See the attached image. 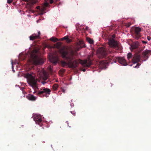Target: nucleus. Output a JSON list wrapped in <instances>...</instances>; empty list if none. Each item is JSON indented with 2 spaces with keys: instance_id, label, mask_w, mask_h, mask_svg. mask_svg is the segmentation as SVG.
<instances>
[{
  "instance_id": "1",
  "label": "nucleus",
  "mask_w": 151,
  "mask_h": 151,
  "mask_svg": "<svg viewBox=\"0 0 151 151\" xmlns=\"http://www.w3.org/2000/svg\"><path fill=\"white\" fill-rule=\"evenodd\" d=\"M62 58L66 62L62 61L61 65L63 67L68 65L70 68H75L78 66V63H81L85 67H89L91 64V60L89 58L88 60H82L81 59H75V52L73 50L71 49L69 53L67 51L63 50L60 51Z\"/></svg>"
},
{
  "instance_id": "2",
  "label": "nucleus",
  "mask_w": 151,
  "mask_h": 151,
  "mask_svg": "<svg viewBox=\"0 0 151 151\" xmlns=\"http://www.w3.org/2000/svg\"><path fill=\"white\" fill-rule=\"evenodd\" d=\"M25 77L27 79L28 83L35 90L33 92L34 94L36 93L37 95L40 97L45 96L47 97L49 96L51 92L50 89L45 87L40 89L38 88L37 83V80L31 74L27 73Z\"/></svg>"
},
{
  "instance_id": "3",
  "label": "nucleus",
  "mask_w": 151,
  "mask_h": 151,
  "mask_svg": "<svg viewBox=\"0 0 151 151\" xmlns=\"http://www.w3.org/2000/svg\"><path fill=\"white\" fill-rule=\"evenodd\" d=\"M39 51L37 50H34L30 54V57L35 65L41 64L43 63V60L38 57Z\"/></svg>"
},
{
  "instance_id": "4",
  "label": "nucleus",
  "mask_w": 151,
  "mask_h": 151,
  "mask_svg": "<svg viewBox=\"0 0 151 151\" xmlns=\"http://www.w3.org/2000/svg\"><path fill=\"white\" fill-rule=\"evenodd\" d=\"M97 55L100 58H104L106 57L107 51L106 49L103 47H100L98 50Z\"/></svg>"
},
{
  "instance_id": "5",
  "label": "nucleus",
  "mask_w": 151,
  "mask_h": 151,
  "mask_svg": "<svg viewBox=\"0 0 151 151\" xmlns=\"http://www.w3.org/2000/svg\"><path fill=\"white\" fill-rule=\"evenodd\" d=\"M109 44L111 47L114 48L118 50L121 49V46L118 44V42L113 39H111L109 40Z\"/></svg>"
},
{
  "instance_id": "6",
  "label": "nucleus",
  "mask_w": 151,
  "mask_h": 151,
  "mask_svg": "<svg viewBox=\"0 0 151 151\" xmlns=\"http://www.w3.org/2000/svg\"><path fill=\"white\" fill-rule=\"evenodd\" d=\"M141 31V28L138 27H135L134 30V33L133 36L134 38L138 40L141 37L140 32Z\"/></svg>"
},
{
  "instance_id": "7",
  "label": "nucleus",
  "mask_w": 151,
  "mask_h": 151,
  "mask_svg": "<svg viewBox=\"0 0 151 151\" xmlns=\"http://www.w3.org/2000/svg\"><path fill=\"white\" fill-rule=\"evenodd\" d=\"M112 59L108 57L106 60L101 61L99 64V66L100 68H106V64L109 62H111V61Z\"/></svg>"
},
{
  "instance_id": "8",
  "label": "nucleus",
  "mask_w": 151,
  "mask_h": 151,
  "mask_svg": "<svg viewBox=\"0 0 151 151\" xmlns=\"http://www.w3.org/2000/svg\"><path fill=\"white\" fill-rule=\"evenodd\" d=\"M33 119L36 124L40 126L42 125V116L40 115H36L34 116Z\"/></svg>"
},
{
  "instance_id": "9",
  "label": "nucleus",
  "mask_w": 151,
  "mask_h": 151,
  "mask_svg": "<svg viewBox=\"0 0 151 151\" xmlns=\"http://www.w3.org/2000/svg\"><path fill=\"white\" fill-rule=\"evenodd\" d=\"M140 56L138 54H135L133 57V58L132 60V63L134 64L137 63L140 61Z\"/></svg>"
},
{
  "instance_id": "10",
  "label": "nucleus",
  "mask_w": 151,
  "mask_h": 151,
  "mask_svg": "<svg viewBox=\"0 0 151 151\" xmlns=\"http://www.w3.org/2000/svg\"><path fill=\"white\" fill-rule=\"evenodd\" d=\"M150 51L149 50H145L142 53V57L144 61H145L148 58L150 55Z\"/></svg>"
},
{
  "instance_id": "11",
  "label": "nucleus",
  "mask_w": 151,
  "mask_h": 151,
  "mask_svg": "<svg viewBox=\"0 0 151 151\" xmlns=\"http://www.w3.org/2000/svg\"><path fill=\"white\" fill-rule=\"evenodd\" d=\"M116 59L118 61L119 63L125 66L127 65L126 60L123 58L117 57L116 58Z\"/></svg>"
},
{
  "instance_id": "12",
  "label": "nucleus",
  "mask_w": 151,
  "mask_h": 151,
  "mask_svg": "<svg viewBox=\"0 0 151 151\" xmlns=\"http://www.w3.org/2000/svg\"><path fill=\"white\" fill-rule=\"evenodd\" d=\"M40 31L38 32V34L37 35L35 34H33L31 36H30L29 38L30 40H33L36 39H39L40 37Z\"/></svg>"
},
{
  "instance_id": "13",
  "label": "nucleus",
  "mask_w": 151,
  "mask_h": 151,
  "mask_svg": "<svg viewBox=\"0 0 151 151\" xmlns=\"http://www.w3.org/2000/svg\"><path fill=\"white\" fill-rule=\"evenodd\" d=\"M26 98L27 99L30 101H34L36 100L37 97L34 96L33 95L29 94L26 96Z\"/></svg>"
},
{
  "instance_id": "14",
  "label": "nucleus",
  "mask_w": 151,
  "mask_h": 151,
  "mask_svg": "<svg viewBox=\"0 0 151 151\" xmlns=\"http://www.w3.org/2000/svg\"><path fill=\"white\" fill-rule=\"evenodd\" d=\"M50 61L51 62L55 64L58 62V58L56 56H52L50 59Z\"/></svg>"
},
{
  "instance_id": "15",
  "label": "nucleus",
  "mask_w": 151,
  "mask_h": 151,
  "mask_svg": "<svg viewBox=\"0 0 151 151\" xmlns=\"http://www.w3.org/2000/svg\"><path fill=\"white\" fill-rule=\"evenodd\" d=\"M77 46L80 47V48L85 47V45L83 41H80L77 44Z\"/></svg>"
},
{
  "instance_id": "16",
  "label": "nucleus",
  "mask_w": 151,
  "mask_h": 151,
  "mask_svg": "<svg viewBox=\"0 0 151 151\" xmlns=\"http://www.w3.org/2000/svg\"><path fill=\"white\" fill-rule=\"evenodd\" d=\"M139 45V43L137 42H135L132 46V47L133 49H135L138 47Z\"/></svg>"
},
{
  "instance_id": "17",
  "label": "nucleus",
  "mask_w": 151,
  "mask_h": 151,
  "mask_svg": "<svg viewBox=\"0 0 151 151\" xmlns=\"http://www.w3.org/2000/svg\"><path fill=\"white\" fill-rule=\"evenodd\" d=\"M62 43L60 42H57L55 45V47L58 49H60L61 47Z\"/></svg>"
},
{
  "instance_id": "18",
  "label": "nucleus",
  "mask_w": 151,
  "mask_h": 151,
  "mask_svg": "<svg viewBox=\"0 0 151 151\" xmlns=\"http://www.w3.org/2000/svg\"><path fill=\"white\" fill-rule=\"evenodd\" d=\"M50 40L51 41H53L54 42H55L59 41V40L58 39L56 38H55L53 37H52V38H50Z\"/></svg>"
},
{
  "instance_id": "19",
  "label": "nucleus",
  "mask_w": 151,
  "mask_h": 151,
  "mask_svg": "<svg viewBox=\"0 0 151 151\" xmlns=\"http://www.w3.org/2000/svg\"><path fill=\"white\" fill-rule=\"evenodd\" d=\"M87 40L89 43L90 44H92L93 43L94 41L93 40L89 38H87Z\"/></svg>"
},
{
  "instance_id": "20",
  "label": "nucleus",
  "mask_w": 151,
  "mask_h": 151,
  "mask_svg": "<svg viewBox=\"0 0 151 151\" xmlns=\"http://www.w3.org/2000/svg\"><path fill=\"white\" fill-rule=\"evenodd\" d=\"M58 87V85L57 84H55L52 86V88L54 90H56Z\"/></svg>"
},
{
  "instance_id": "21",
  "label": "nucleus",
  "mask_w": 151,
  "mask_h": 151,
  "mask_svg": "<svg viewBox=\"0 0 151 151\" xmlns=\"http://www.w3.org/2000/svg\"><path fill=\"white\" fill-rule=\"evenodd\" d=\"M132 57V53H129L127 55V58L128 60H129Z\"/></svg>"
},
{
  "instance_id": "22",
  "label": "nucleus",
  "mask_w": 151,
  "mask_h": 151,
  "mask_svg": "<svg viewBox=\"0 0 151 151\" xmlns=\"http://www.w3.org/2000/svg\"><path fill=\"white\" fill-rule=\"evenodd\" d=\"M68 37V35L66 36L63 37L61 38L60 39V40H66L67 39V38Z\"/></svg>"
},
{
  "instance_id": "23",
  "label": "nucleus",
  "mask_w": 151,
  "mask_h": 151,
  "mask_svg": "<svg viewBox=\"0 0 151 151\" xmlns=\"http://www.w3.org/2000/svg\"><path fill=\"white\" fill-rule=\"evenodd\" d=\"M140 65V64L139 63H137L136 65H134L133 66L134 68H138L139 66Z\"/></svg>"
},
{
  "instance_id": "24",
  "label": "nucleus",
  "mask_w": 151,
  "mask_h": 151,
  "mask_svg": "<svg viewBox=\"0 0 151 151\" xmlns=\"http://www.w3.org/2000/svg\"><path fill=\"white\" fill-rule=\"evenodd\" d=\"M66 42L67 43H70L72 42V40L71 39H69L68 37L67 38V39Z\"/></svg>"
},
{
  "instance_id": "25",
  "label": "nucleus",
  "mask_w": 151,
  "mask_h": 151,
  "mask_svg": "<svg viewBox=\"0 0 151 151\" xmlns=\"http://www.w3.org/2000/svg\"><path fill=\"white\" fill-rule=\"evenodd\" d=\"M12 1H13V0H7V3L8 4H10L12 3Z\"/></svg>"
},
{
  "instance_id": "26",
  "label": "nucleus",
  "mask_w": 151,
  "mask_h": 151,
  "mask_svg": "<svg viewBox=\"0 0 151 151\" xmlns=\"http://www.w3.org/2000/svg\"><path fill=\"white\" fill-rule=\"evenodd\" d=\"M48 3L47 2H46L45 3V4H44V6H45V7H47L48 6Z\"/></svg>"
},
{
  "instance_id": "27",
  "label": "nucleus",
  "mask_w": 151,
  "mask_h": 151,
  "mask_svg": "<svg viewBox=\"0 0 151 151\" xmlns=\"http://www.w3.org/2000/svg\"><path fill=\"white\" fill-rule=\"evenodd\" d=\"M147 40H150L151 39V38L150 37V36H147Z\"/></svg>"
},
{
  "instance_id": "28",
  "label": "nucleus",
  "mask_w": 151,
  "mask_h": 151,
  "mask_svg": "<svg viewBox=\"0 0 151 151\" xmlns=\"http://www.w3.org/2000/svg\"><path fill=\"white\" fill-rule=\"evenodd\" d=\"M54 1L53 0H50V3L52 4L53 3Z\"/></svg>"
},
{
  "instance_id": "29",
  "label": "nucleus",
  "mask_w": 151,
  "mask_h": 151,
  "mask_svg": "<svg viewBox=\"0 0 151 151\" xmlns=\"http://www.w3.org/2000/svg\"><path fill=\"white\" fill-rule=\"evenodd\" d=\"M62 92L63 93H65V90H64V89H63L62 90Z\"/></svg>"
},
{
  "instance_id": "30",
  "label": "nucleus",
  "mask_w": 151,
  "mask_h": 151,
  "mask_svg": "<svg viewBox=\"0 0 151 151\" xmlns=\"http://www.w3.org/2000/svg\"><path fill=\"white\" fill-rule=\"evenodd\" d=\"M47 47H48V48H51V47L50 45H48V46H47Z\"/></svg>"
},
{
  "instance_id": "31",
  "label": "nucleus",
  "mask_w": 151,
  "mask_h": 151,
  "mask_svg": "<svg viewBox=\"0 0 151 151\" xmlns=\"http://www.w3.org/2000/svg\"><path fill=\"white\" fill-rule=\"evenodd\" d=\"M142 42L143 43H147V42H146V41H142Z\"/></svg>"
},
{
  "instance_id": "32",
  "label": "nucleus",
  "mask_w": 151,
  "mask_h": 151,
  "mask_svg": "<svg viewBox=\"0 0 151 151\" xmlns=\"http://www.w3.org/2000/svg\"><path fill=\"white\" fill-rule=\"evenodd\" d=\"M23 1L25 2H28L27 0H23Z\"/></svg>"
},
{
  "instance_id": "33",
  "label": "nucleus",
  "mask_w": 151,
  "mask_h": 151,
  "mask_svg": "<svg viewBox=\"0 0 151 151\" xmlns=\"http://www.w3.org/2000/svg\"><path fill=\"white\" fill-rule=\"evenodd\" d=\"M40 7L39 6H37V9H39Z\"/></svg>"
},
{
  "instance_id": "34",
  "label": "nucleus",
  "mask_w": 151,
  "mask_h": 151,
  "mask_svg": "<svg viewBox=\"0 0 151 151\" xmlns=\"http://www.w3.org/2000/svg\"><path fill=\"white\" fill-rule=\"evenodd\" d=\"M83 72H85V71H86V69H83Z\"/></svg>"
},
{
  "instance_id": "35",
  "label": "nucleus",
  "mask_w": 151,
  "mask_h": 151,
  "mask_svg": "<svg viewBox=\"0 0 151 151\" xmlns=\"http://www.w3.org/2000/svg\"><path fill=\"white\" fill-rule=\"evenodd\" d=\"M88 29V27H86V30H87V29Z\"/></svg>"
},
{
  "instance_id": "36",
  "label": "nucleus",
  "mask_w": 151,
  "mask_h": 151,
  "mask_svg": "<svg viewBox=\"0 0 151 151\" xmlns=\"http://www.w3.org/2000/svg\"><path fill=\"white\" fill-rule=\"evenodd\" d=\"M116 60H113V61H114L115 63H116Z\"/></svg>"
},
{
  "instance_id": "37",
  "label": "nucleus",
  "mask_w": 151,
  "mask_h": 151,
  "mask_svg": "<svg viewBox=\"0 0 151 151\" xmlns=\"http://www.w3.org/2000/svg\"><path fill=\"white\" fill-rule=\"evenodd\" d=\"M130 25H129L128 26H127V27H129L130 26Z\"/></svg>"
},
{
  "instance_id": "38",
  "label": "nucleus",
  "mask_w": 151,
  "mask_h": 151,
  "mask_svg": "<svg viewBox=\"0 0 151 151\" xmlns=\"http://www.w3.org/2000/svg\"><path fill=\"white\" fill-rule=\"evenodd\" d=\"M68 126H69V127H70V126H69L68 125Z\"/></svg>"
},
{
  "instance_id": "39",
  "label": "nucleus",
  "mask_w": 151,
  "mask_h": 151,
  "mask_svg": "<svg viewBox=\"0 0 151 151\" xmlns=\"http://www.w3.org/2000/svg\"><path fill=\"white\" fill-rule=\"evenodd\" d=\"M12 63H13V62H12Z\"/></svg>"
},
{
  "instance_id": "40",
  "label": "nucleus",
  "mask_w": 151,
  "mask_h": 151,
  "mask_svg": "<svg viewBox=\"0 0 151 151\" xmlns=\"http://www.w3.org/2000/svg\"><path fill=\"white\" fill-rule=\"evenodd\" d=\"M109 52H110V53L111 52L110 51H109Z\"/></svg>"
}]
</instances>
